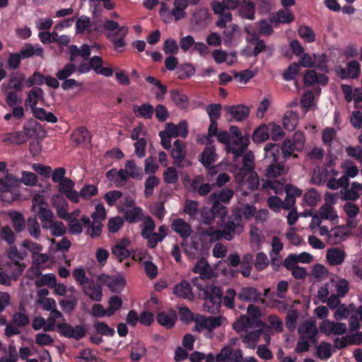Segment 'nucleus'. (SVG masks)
I'll return each instance as SVG.
<instances>
[{"label":"nucleus","mask_w":362,"mask_h":362,"mask_svg":"<svg viewBox=\"0 0 362 362\" xmlns=\"http://www.w3.org/2000/svg\"><path fill=\"white\" fill-rule=\"evenodd\" d=\"M125 170H127L130 177L141 180L143 177L142 169L136 165L133 160H128L125 163Z\"/></svg>","instance_id":"c9c22d12"},{"label":"nucleus","mask_w":362,"mask_h":362,"mask_svg":"<svg viewBox=\"0 0 362 362\" xmlns=\"http://www.w3.org/2000/svg\"><path fill=\"white\" fill-rule=\"evenodd\" d=\"M317 356L322 360H327L332 356L331 344L328 342L322 341L317 347Z\"/></svg>","instance_id":"09e8293b"},{"label":"nucleus","mask_w":362,"mask_h":362,"mask_svg":"<svg viewBox=\"0 0 362 362\" xmlns=\"http://www.w3.org/2000/svg\"><path fill=\"white\" fill-rule=\"evenodd\" d=\"M27 227L30 235L34 238L38 239L41 231L40 225L35 217H30L27 220Z\"/></svg>","instance_id":"49530a36"},{"label":"nucleus","mask_w":362,"mask_h":362,"mask_svg":"<svg viewBox=\"0 0 362 362\" xmlns=\"http://www.w3.org/2000/svg\"><path fill=\"white\" fill-rule=\"evenodd\" d=\"M170 155L174 160L173 164L177 168H182L191 165V162L185 158L186 146L183 141L179 139L175 141Z\"/></svg>","instance_id":"423d86ee"},{"label":"nucleus","mask_w":362,"mask_h":362,"mask_svg":"<svg viewBox=\"0 0 362 362\" xmlns=\"http://www.w3.org/2000/svg\"><path fill=\"white\" fill-rule=\"evenodd\" d=\"M25 75L21 72H13L8 80L7 84H3L2 90H14L16 92H21L25 86Z\"/></svg>","instance_id":"9b49d317"},{"label":"nucleus","mask_w":362,"mask_h":362,"mask_svg":"<svg viewBox=\"0 0 362 362\" xmlns=\"http://www.w3.org/2000/svg\"><path fill=\"white\" fill-rule=\"evenodd\" d=\"M157 322L168 329L172 328L175 322V318L165 312H160L156 316Z\"/></svg>","instance_id":"a18cd8bd"},{"label":"nucleus","mask_w":362,"mask_h":362,"mask_svg":"<svg viewBox=\"0 0 362 362\" xmlns=\"http://www.w3.org/2000/svg\"><path fill=\"white\" fill-rule=\"evenodd\" d=\"M94 328L98 334L107 336L112 337L115 334V331L113 328L108 326V325L104 322H97L94 324Z\"/></svg>","instance_id":"8fccbe9b"},{"label":"nucleus","mask_w":362,"mask_h":362,"mask_svg":"<svg viewBox=\"0 0 362 362\" xmlns=\"http://www.w3.org/2000/svg\"><path fill=\"white\" fill-rule=\"evenodd\" d=\"M298 123V113L293 111H287L283 117L284 127L288 131H293Z\"/></svg>","instance_id":"7c9ffc66"},{"label":"nucleus","mask_w":362,"mask_h":362,"mask_svg":"<svg viewBox=\"0 0 362 362\" xmlns=\"http://www.w3.org/2000/svg\"><path fill=\"white\" fill-rule=\"evenodd\" d=\"M240 14L242 17L253 20L255 18V4L251 0H243L240 5Z\"/></svg>","instance_id":"2f4dec72"},{"label":"nucleus","mask_w":362,"mask_h":362,"mask_svg":"<svg viewBox=\"0 0 362 362\" xmlns=\"http://www.w3.org/2000/svg\"><path fill=\"white\" fill-rule=\"evenodd\" d=\"M294 20V16L290 11H279L276 16L270 18V22L276 25L278 23H289Z\"/></svg>","instance_id":"f704fd0d"},{"label":"nucleus","mask_w":362,"mask_h":362,"mask_svg":"<svg viewBox=\"0 0 362 362\" xmlns=\"http://www.w3.org/2000/svg\"><path fill=\"white\" fill-rule=\"evenodd\" d=\"M179 180L178 174L174 167H168L163 172V180L167 184H175Z\"/></svg>","instance_id":"052dcab7"},{"label":"nucleus","mask_w":362,"mask_h":362,"mask_svg":"<svg viewBox=\"0 0 362 362\" xmlns=\"http://www.w3.org/2000/svg\"><path fill=\"white\" fill-rule=\"evenodd\" d=\"M236 296H238V294L235 289L232 288H228L226 292V295L223 297L222 296V301L224 306L228 309L234 308V299Z\"/></svg>","instance_id":"e2e57ef3"},{"label":"nucleus","mask_w":362,"mask_h":362,"mask_svg":"<svg viewBox=\"0 0 362 362\" xmlns=\"http://www.w3.org/2000/svg\"><path fill=\"white\" fill-rule=\"evenodd\" d=\"M18 185V180L11 174L7 173L3 178L0 179V192L2 193L1 198L6 202H11L15 199L13 191Z\"/></svg>","instance_id":"39448f33"},{"label":"nucleus","mask_w":362,"mask_h":362,"mask_svg":"<svg viewBox=\"0 0 362 362\" xmlns=\"http://www.w3.org/2000/svg\"><path fill=\"white\" fill-rule=\"evenodd\" d=\"M244 230L243 221L237 212H232L224 223L223 228L216 232L226 240H232L235 235H240Z\"/></svg>","instance_id":"7ed1b4c3"},{"label":"nucleus","mask_w":362,"mask_h":362,"mask_svg":"<svg viewBox=\"0 0 362 362\" xmlns=\"http://www.w3.org/2000/svg\"><path fill=\"white\" fill-rule=\"evenodd\" d=\"M163 49L166 54H176L178 53L179 47L176 40L168 38L163 42Z\"/></svg>","instance_id":"0e129e2a"},{"label":"nucleus","mask_w":362,"mask_h":362,"mask_svg":"<svg viewBox=\"0 0 362 362\" xmlns=\"http://www.w3.org/2000/svg\"><path fill=\"white\" fill-rule=\"evenodd\" d=\"M298 332L300 335V339H309L312 343H316L317 334L318 330L317 329L315 322L307 320L301 324L298 329Z\"/></svg>","instance_id":"1a4fd4ad"},{"label":"nucleus","mask_w":362,"mask_h":362,"mask_svg":"<svg viewBox=\"0 0 362 362\" xmlns=\"http://www.w3.org/2000/svg\"><path fill=\"white\" fill-rule=\"evenodd\" d=\"M74 182L70 178H65L59 183V191L74 203L78 202V192L74 189Z\"/></svg>","instance_id":"f8f14e48"},{"label":"nucleus","mask_w":362,"mask_h":362,"mask_svg":"<svg viewBox=\"0 0 362 362\" xmlns=\"http://www.w3.org/2000/svg\"><path fill=\"white\" fill-rule=\"evenodd\" d=\"M217 155L216 153L215 146L213 145H206L199 155V161L205 168H209L216 161Z\"/></svg>","instance_id":"6ab92c4d"},{"label":"nucleus","mask_w":362,"mask_h":362,"mask_svg":"<svg viewBox=\"0 0 362 362\" xmlns=\"http://www.w3.org/2000/svg\"><path fill=\"white\" fill-rule=\"evenodd\" d=\"M44 90L41 88H33L28 93L25 105H29L30 108L36 107L38 101L44 100Z\"/></svg>","instance_id":"393cba45"},{"label":"nucleus","mask_w":362,"mask_h":362,"mask_svg":"<svg viewBox=\"0 0 362 362\" xmlns=\"http://www.w3.org/2000/svg\"><path fill=\"white\" fill-rule=\"evenodd\" d=\"M253 255L250 253L245 254L240 261V272L244 277L250 276L253 264Z\"/></svg>","instance_id":"473e14b6"},{"label":"nucleus","mask_w":362,"mask_h":362,"mask_svg":"<svg viewBox=\"0 0 362 362\" xmlns=\"http://www.w3.org/2000/svg\"><path fill=\"white\" fill-rule=\"evenodd\" d=\"M303 199L309 206H315L319 202L320 195L315 189L312 188L305 193Z\"/></svg>","instance_id":"864d4df0"},{"label":"nucleus","mask_w":362,"mask_h":362,"mask_svg":"<svg viewBox=\"0 0 362 362\" xmlns=\"http://www.w3.org/2000/svg\"><path fill=\"white\" fill-rule=\"evenodd\" d=\"M12 220L13 227L16 232L20 233L25 228V219L22 214L13 211L10 214Z\"/></svg>","instance_id":"79ce46f5"},{"label":"nucleus","mask_w":362,"mask_h":362,"mask_svg":"<svg viewBox=\"0 0 362 362\" xmlns=\"http://www.w3.org/2000/svg\"><path fill=\"white\" fill-rule=\"evenodd\" d=\"M303 80L305 85L307 86L314 84L325 86L329 81V78L325 74H317L314 70H308L305 74Z\"/></svg>","instance_id":"f3484780"},{"label":"nucleus","mask_w":362,"mask_h":362,"mask_svg":"<svg viewBox=\"0 0 362 362\" xmlns=\"http://www.w3.org/2000/svg\"><path fill=\"white\" fill-rule=\"evenodd\" d=\"M122 305V300L118 296H112L108 300L107 313L108 317L113 315L116 311L119 310Z\"/></svg>","instance_id":"de8ad7c7"},{"label":"nucleus","mask_w":362,"mask_h":362,"mask_svg":"<svg viewBox=\"0 0 362 362\" xmlns=\"http://www.w3.org/2000/svg\"><path fill=\"white\" fill-rule=\"evenodd\" d=\"M233 197V191L230 189H223L217 192H213L209 196L211 202L227 204Z\"/></svg>","instance_id":"cd10ccee"},{"label":"nucleus","mask_w":362,"mask_h":362,"mask_svg":"<svg viewBox=\"0 0 362 362\" xmlns=\"http://www.w3.org/2000/svg\"><path fill=\"white\" fill-rule=\"evenodd\" d=\"M188 5V0H174V8L171 11V14L174 16L176 21L185 17L186 13L185 10Z\"/></svg>","instance_id":"c85d7f7f"},{"label":"nucleus","mask_w":362,"mask_h":362,"mask_svg":"<svg viewBox=\"0 0 362 362\" xmlns=\"http://www.w3.org/2000/svg\"><path fill=\"white\" fill-rule=\"evenodd\" d=\"M173 292L177 298L190 301L194 300V295L192 292L191 284L187 280H182L179 284H175Z\"/></svg>","instance_id":"4468645a"},{"label":"nucleus","mask_w":362,"mask_h":362,"mask_svg":"<svg viewBox=\"0 0 362 362\" xmlns=\"http://www.w3.org/2000/svg\"><path fill=\"white\" fill-rule=\"evenodd\" d=\"M30 129L23 126V131H16L6 133L2 135V142L10 144L21 145L25 144L28 137Z\"/></svg>","instance_id":"6e6552de"},{"label":"nucleus","mask_w":362,"mask_h":362,"mask_svg":"<svg viewBox=\"0 0 362 362\" xmlns=\"http://www.w3.org/2000/svg\"><path fill=\"white\" fill-rule=\"evenodd\" d=\"M249 139H244L243 141H233L230 145L226 146L228 153H232L234 156V161L238 158L243 156L244 152L249 145Z\"/></svg>","instance_id":"a211bd4d"},{"label":"nucleus","mask_w":362,"mask_h":362,"mask_svg":"<svg viewBox=\"0 0 362 362\" xmlns=\"http://www.w3.org/2000/svg\"><path fill=\"white\" fill-rule=\"evenodd\" d=\"M159 179L155 175L149 176L145 181L144 194L146 197H150L153 193L154 188L158 185Z\"/></svg>","instance_id":"603ef678"},{"label":"nucleus","mask_w":362,"mask_h":362,"mask_svg":"<svg viewBox=\"0 0 362 362\" xmlns=\"http://www.w3.org/2000/svg\"><path fill=\"white\" fill-rule=\"evenodd\" d=\"M238 299L241 301L258 303L261 300V293L254 287H243L238 293Z\"/></svg>","instance_id":"dca6fc26"},{"label":"nucleus","mask_w":362,"mask_h":362,"mask_svg":"<svg viewBox=\"0 0 362 362\" xmlns=\"http://www.w3.org/2000/svg\"><path fill=\"white\" fill-rule=\"evenodd\" d=\"M76 71V65L71 62L66 64L62 69L59 70L55 75L59 80L62 81L68 78Z\"/></svg>","instance_id":"c03bdc74"},{"label":"nucleus","mask_w":362,"mask_h":362,"mask_svg":"<svg viewBox=\"0 0 362 362\" xmlns=\"http://www.w3.org/2000/svg\"><path fill=\"white\" fill-rule=\"evenodd\" d=\"M281 151L285 161H286L291 156L293 158L298 157L297 154L294 153V152L296 151L295 144L291 142V139H285L281 146Z\"/></svg>","instance_id":"58836bf2"},{"label":"nucleus","mask_w":362,"mask_h":362,"mask_svg":"<svg viewBox=\"0 0 362 362\" xmlns=\"http://www.w3.org/2000/svg\"><path fill=\"white\" fill-rule=\"evenodd\" d=\"M146 354V348L141 342L133 343L131 346L130 358L133 361H139Z\"/></svg>","instance_id":"a19ab883"},{"label":"nucleus","mask_w":362,"mask_h":362,"mask_svg":"<svg viewBox=\"0 0 362 362\" xmlns=\"http://www.w3.org/2000/svg\"><path fill=\"white\" fill-rule=\"evenodd\" d=\"M337 135V132L332 127H326L323 129L322 133V140L323 144L328 147H330L332 142Z\"/></svg>","instance_id":"680f3d73"},{"label":"nucleus","mask_w":362,"mask_h":362,"mask_svg":"<svg viewBox=\"0 0 362 362\" xmlns=\"http://www.w3.org/2000/svg\"><path fill=\"white\" fill-rule=\"evenodd\" d=\"M346 252L338 247H332L327 252V259L333 266L341 264L344 262Z\"/></svg>","instance_id":"5701e85b"},{"label":"nucleus","mask_w":362,"mask_h":362,"mask_svg":"<svg viewBox=\"0 0 362 362\" xmlns=\"http://www.w3.org/2000/svg\"><path fill=\"white\" fill-rule=\"evenodd\" d=\"M129 240L123 238L112 248V255L119 261L122 262L130 256V252L127 249Z\"/></svg>","instance_id":"4be33fe9"},{"label":"nucleus","mask_w":362,"mask_h":362,"mask_svg":"<svg viewBox=\"0 0 362 362\" xmlns=\"http://www.w3.org/2000/svg\"><path fill=\"white\" fill-rule=\"evenodd\" d=\"M319 215L322 219L331 221L338 217L334 208L327 203L321 206L319 209Z\"/></svg>","instance_id":"37998d69"},{"label":"nucleus","mask_w":362,"mask_h":362,"mask_svg":"<svg viewBox=\"0 0 362 362\" xmlns=\"http://www.w3.org/2000/svg\"><path fill=\"white\" fill-rule=\"evenodd\" d=\"M211 209H203L201 211L202 221L204 224L211 225L214 223L216 218H219L221 222L228 214L227 207L222 203L211 202Z\"/></svg>","instance_id":"20e7f679"},{"label":"nucleus","mask_w":362,"mask_h":362,"mask_svg":"<svg viewBox=\"0 0 362 362\" xmlns=\"http://www.w3.org/2000/svg\"><path fill=\"white\" fill-rule=\"evenodd\" d=\"M99 280L103 281L113 293H120L126 285V281L122 276L112 277L107 275H101Z\"/></svg>","instance_id":"ddd939ff"},{"label":"nucleus","mask_w":362,"mask_h":362,"mask_svg":"<svg viewBox=\"0 0 362 362\" xmlns=\"http://www.w3.org/2000/svg\"><path fill=\"white\" fill-rule=\"evenodd\" d=\"M124 214V219L129 223H137L144 218L143 209L140 206H133L132 209L121 208L119 210Z\"/></svg>","instance_id":"aec40b11"},{"label":"nucleus","mask_w":362,"mask_h":362,"mask_svg":"<svg viewBox=\"0 0 362 362\" xmlns=\"http://www.w3.org/2000/svg\"><path fill=\"white\" fill-rule=\"evenodd\" d=\"M98 193V187L93 185H86L78 192V199L81 197L85 200L90 199Z\"/></svg>","instance_id":"3c124183"},{"label":"nucleus","mask_w":362,"mask_h":362,"mask_svg":"<svg viewBox=\"0 0 362 362\" xmlns=\"http://www.w3.org/2000/svg\"><path fill=\"white\" fill-rule=\"evenodd\" d=\"M268 127L269 132L273 141L280 140L285 136V133L279 125L270 123L268 124Z\"/></svg>","instance_id":"69168bd1"},{"label":"nucleus","mask_w":362,"mask_h":362,"mask_svg":"<svg viewBox=\"0 0 362 362\" xmlns=\"http://www.w3.org/2000/svg\"><path fill=\"white\" fill-rule=\"evenodd\" d=\"M86 295L94 301L99 302L102 299V288L100 285L95 284L93 281H90L87 288L84 289Z\"/></svg>","instance_id":"c756f323"},{"label":"nucleus","mask_w":362,"mask_h":362,"mask_svg":"<svg viewBox=\"0 0 362 362\" xmlns=\"http://www.w3.org/2000/svg\"><path fill=\"white\" fill-rule=\"evenodd\" d=\"M195 71V68L192 64L185 63L178 66L177 75L180 79L184 80L194 75Z\"/></svg>","instance_id":"e433bc0d"},{"label":"nucleus","mask_w":362,"mask_h":362,"mask_svg":"<svg viewBox=\"0 0 362 362\" xmlns=\"http://www.w3.org/2000/svg\"><path fill=\"white\" fill-rule=\"evenodd\" d=\"M172 229L182 238H188L192 232L189 224L181 218H177L173 222Z\"/></svg>","instance_id":"bb28decb"},{"label":"nucleus","mask_w":362,"mask_h":362,"mask_svg":"<svg viewBox=\"0 0 362 362\" xmlns=\"http://www.w3.org/2000/svg\"><path fill=\"white\" fill-rule=\"evenodd\" d=\"M222 290L218 286H213L208 295V298L214 305H220L222 302Z\"/></svg>","instance_id":"5fc2aeb1"},{"label":"nucleus","mask_w":362,"mask_h":362,"mask_svg":"<svg viewBox=\"0 0 362 362\" xmlns=\"http://www.w3.org/2000/svg\"><path fill=\"white\" fill-rule=\"evenodd\" d=\"M56 276L53 274H47L44 275H41L40 278H38L35 284L37 288H41L44 286H47L50 288H53L54 286H56Z\"/></svg>","instance_id":"4c0bfd02"},{"label":"nucleus","mask_w":362,"mask_h":362,"mask_svg":"<svg viewBox=\"0 0 362 362\" xmlns=\"http://www.w3.org/2000/svg\"><path fill=\"white\" fill-rule=\"evenodd\" d=\"M224 110L226 114L230 117L228 119L230 121H243L250 114L249 107L243 105H226L224 106Z\"/></svg>","instance_id":"9d476101"},{"label":"nucleus","mask_w":362,"mask_h":362,"mask_svg":"<svg viewBox=\"0 0 362 362\" xmlns=\"http://www.w3.org/2000/svg\"><path fill=\"white\" fill-rule=\"evenodd\" d=\"M255 211L256 208L254 206L246 204L243 207L235 209L233 212H237L242 219L243 217H244L245 219H249L254 216Z\"/></svg>","instance_id":"bf43d9fd"},{"label":"nucleus","mask_w":362,"mask_h":362,"mask_svg":"<svg viewBox=\"0 0 362 362\" xmlns=\"http://www.w3.org/2000/svg\"><path fill=\"white\" fill-rule=\"evenodd\" d=\"M216 362H242L243 351L240 349H234L230 346H225L216 356Z\"/></svg>","instance_id":"0eeeda50"},{"label":"nucleus","mask_w":362,"mask_h":362,"mask_svg":"<svg viewBox=\"0 0 362 362\" xmlns=\"http://www.w3.org/2000/svg\"><path fill=\"white\" fill-rule=\"evenodd\" d=\"M165 132L173 138L181 136L186 138L188 134V125L186 120H182L178 124L173 123H167L165 124Z\"/></svg>","instance_id":"2eb2a0df"},{"label":"nucleus","mask_w":362,"mask_h":362,"mask_svg":"<svg viewBox=\"0 0 362 362\" xmlns=\"http://www.w3.org/2000/svg\"><path fill=\"white\" fill-rule=\"evenodd\" d=\"M222 106L221 104H210L206 106V111L210 120H218L221 116Z\"/></svg>","instance_id":"774afa93"},{"label":"nucleus","mask_w":362,"mask_h":362,"mask_svg":"<svg viewBox=\"0 0 362 362\" xmlns=\"http://www.w3.org/2000/svg\"><path fill=\"white\" fill-rule=\"evenodd\" d=\"M269 137L268 125L262 124L257 128L252 136L255 143H262L267 140Z\"/></svg>","instance_id":"72a5a7b5"},{"label":"nucleus","mask_w":362,"mask_h":362,"mask_svg":"<svg viewBox=\"0 0 362 362\" xmlns=\"http://www.w3.org/2000/svg\"><path fill=\"white\" fill-rule=\"evenodd\" d=\"M45 77L43 74L38 71H35L33 74L26 78L25 86L32 87L34 86H40L45 83Z\"/></svg>","instance_id":"13d9d810"},{"label":"nucleus","mask_w":362,"mask_h":362,"mask_svg":"<svg viewBox=\"0 0 362 362\" xmlns=\"http://www.w3.org/2000/svg\"><path fill=\"white\" fill-rule=\"evenodd\" d=\"M71 140L76 146L90 142V136L88 130L84 127H80L71 134Z\"/></svg>","instance_id":"b1692460"},{"label":"nucleus","mask_w":362,"mask_h":362,"mask_svg":"<svg viewBox=\"0 0 362 362\" xmlns=\"http://www.w3.org/2000/svg\"><path fill=\"white\" fill-rule=\"evenodd\" d=\"M170 95L172 100L177 107L186 108L188 106L189 100L186 95L177 90H173L170 92Z\"/></svg>","instance_id":"ea45409f"},{"label":"nucleus","mask_w":362,"mask_h":362,"mask_svg":"<svg viewBox=\"0 0 362 362\" xmlns=\"http://www.w3.org/2000/svg\"><path fill=\"white\" fill-rule=\"evenodd\" d=\"M78 303V300L75 296H71L69 299H62L59 300V305L62 310L66 313H71L75 309Z\"/></svg>","instance_id":"6e6d98bb"},{"label":"nucleus","mask_w":362,"mask_h":362,"mask_svg":"<svg viewBox=\"0 0 362 362\" xmlns=\"http://www.w3.org/2000/svg\"><path fill=\"white\" fill-rule=\"evenodd\" d=\"M54 317H49L44 327L45 332H53L57 328V332L62 337L68 339H74L80 340L83 339L87 332V329L83 325H77L75 327L71 326L66 322L59 323L55 326L56 320Z\"/></svg>","instance_id":"f03ea898"},{"label":"nucleus","mask_w":362,"mask_h":362,"mask_svg":"<svg viewBox=\"0 0 362 362\" xmlns=\"http://www.w3.org/2000/svg\"><path fill=\"white\" fill-rule=\"evenodd\" d=\"M132 110L136 117L145 119H151L154 112L153 107L148 103H144L140 106L133 105Z\"/></svg>","instance_id":"a878e982"},{"label":"nucleus","mask_w":362,"mask_h":362,"mask_svg":"<svg viewBox=\"0 0 362 362\" xmlns=\"http://www.w3.org/2000/svg\"><path fill=\"white\" fill-rule=\"evenodd\" d=\"M298 35L306 42H313L315 40V35L313 30L308 26H300L298 28Z\"/></svg>","instance_id":"4d7b16f0"},{"label":"nucleus","mask_w":362,"mask_h":362,"mask_svg":"<svg viewBox=\"0 0 362 362\" xmlns=\"http://www.w3.org/2000/svg\"><path fill=\"white\" fill-rule=\"evenodd\" d=\"M298 318V312L296 310H291L288 312L286 317L285 325L286 328L293 332L296 329Z\"/></svg>","instance_id":"338daca9"},{"label":"nucleus","mask_w":362,"mask_h":362,"mask_svg":"<svg viewBox=\"0 0 362 362\" xmlns=\"http://www.w3.org/2000/svg\"><path fill=\"white\" fill-rule=\"evenodd\" d=\"M222 319L221 316L201 317L199 320H196V323L203 329L212 331L221 325Z\"/></svg>","instance_id":"412c9836"},{"label":"nucleus","mask_w":362,"mask_h":362,"mask_svg":"<svg viewBox=\"0 0 362 362\" xmlns=\"http://www.w3.org/2000/svg\"><path fill=\"white\" fill-rule=\"evenodd\" d=\"M281 149V146L275 143H268L264 147V157L262 164L265 176L268 178L278 177L286 172V161Z\"/></svg>","instance_id":"f257e3e1"}]
</instances>
